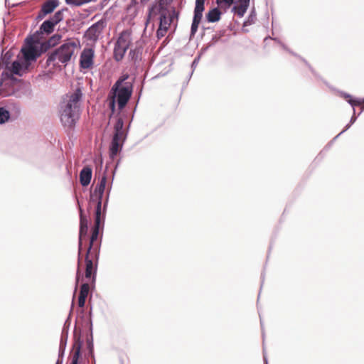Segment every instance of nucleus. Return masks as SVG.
<instances>
[{
	"label": "nucleus",
	"instance_id": "49",
	"mask_svg": "<svg viewBox=\"0 0 364 364\" xmlns=\"http://www.w3.org/2000/svg\"><path fill=\"white\" fill-rule=\"evenodd\" d=\"M137 4H138L137 0H130V2L129 3V4L127 6L136 8Z\"/></svg>",
	"mask_w": 364,
	"mask_h": 364
},
{
	"label": "nucleus",
	"instance_id": "52",
	"mask_svg": "<svg viewBox=\"0 0 364 364\" xmlns=\"http://www.w3.org/2000/svg\"><path fill=\"white\" fill-rule=\"evenodd\" d=\"M268 38H270V39H272V40L274 41L275 42H277V43H279V44L282 43V41H281V40H280L279 38H272V37H270V36L266 37V38H264V41H266V40H267V39H268Z\"/></svg>",
	"mask_w": 364,
	"mask_h": 364
},
{
	"label": "nucleus",
	"instance_id": "44",
	"mask_svg": "<svg viewBox=\"0 0 364 364\" xmlns=\"http://www.w3.org/2000/svg\"><path fill=\"white\" fill-rule=\"evenodd\" d=\"M126 11L129 16L134 18L137 15V9L134 7L127 6Z\"/></svg>",
	"mask_w": 364,
	"mask_h": 364
},
{
	"label": "nucleus",
	"instance_id": "24",
	"mask_svg": "<svg viewBox=\"0 0 364 364\" xmlns=\"http://www.w3.org/2000/svg\"><path fill=\"white\" fill-rule=\"evenodd\" d=\"M142 49L141 48L136 47L131 49L129 52V58L136 65L139 63L141 59Z\"/></svg>",
	"mask_w": 364,
	"mask_h": 364
},
{
	"label": "nucleus",
	"instance_id": "35",
	"mask_svg": "<svg viewBox=\"0 0 364 364\" xmlns=\"http://www.w3.org/2000/svg\"><path fill=\"white\" fill-rule=\"evenodd\" d=\"M62 38V34L60 33H55L52 36H50L47 41L50 44L52 47H55L57 46Z\"/></svg>",
	"mask_w": 364,
	"mask_h": 364
},
{
	"label": "nucleus",
	"instance_id": "54",
	"mask_svg": "<svg viewBox=\"0 0 364 364\" xmlns=\"http://www.w3.org/2000/svg\"><path fill=\"white\" fill-rule=\"evenodd\" d=\"M173 0H164V6L167 7L168 5L171 4Z\"/></svg>",
	"mask_w": 364,
	"mask_h": 364
},
{
	"label": "nucleus",
	"instance_id": "7",
	"mask_svg": "<svg viewBox=\"0 0 364 364\" xmlns=\"http://www.w3.org/2000/svg\"><path fill=\"white\" fill-rule=\"evenodd\" d=\"M77 204L79 207L80 212V230H79V240H78V262H77V268L76 272L75 277V289H77L78 284L80 280L83 278V275L81 272V269L80 267V255L82 250V240L85 239L87 237L88 232V219L87 216L84 214L83 209L80 205L79 201L77 200Z\"/></svg>",
	"mask_w": 364,
	"mask_h": 364
},
{
	"label": "nucleus",
	"instance_id": "28",
	"mask_svg": "<svg viewBox=\"0 0 364 364\" xmlns=\"http://www.w3.org/2000/svg\"><path fill=\"white\" fill-rule=\"evenodd\" d=\"M12 55L13 53L10 50H8L4 53V50H2L0 57V64L1 65L2 68L5 66L6 68H8L10 63V59L11 58Z\"/></svg>",
	"mask_w": 364,
	"mask_h": 364
},
{
	"label": "nucleus",
	"instance_id": "3",
	"mask_svg": "<svg viewBox=\"0 0 364 364\" xmlns=\"http://www.w3.org/2000/svg\"><path fill=\"white\" fill-rule=\"evenodd\" d=\"M67 10V8L58 10L53 16L45 20L39 26L38 30L30 36L31 41L33 43H39L43 36H49L53 33L56 25L63 20V12Z\"/></svg>",
	"mask_w": 364,
	"mask_h": 364
},
{
	"label": "nucleus",
	"instance_id": "22",
	"mask_svg": "<svg viewBox=\"0 0 364 364\" xmlns=\"http://www.w3.org/2000/svg\"><path fill=\"white\" fill-rule=\"evenodd\" d=\"M123 145L124 142L112 139L109 150V155L111 159H114L116 157L117 154L122 149Z\"/></svg>",
	"mask_w": 364,
	"mask_h": 364
},
{
	"label": "nucleus",
	"instance_id": "5",
	"mask_svg": "<svg viewBox=\"0 0 364 364\" xmlns=\"http://www.w3.org/2000/svg\"><path fill=\"white\" fill-rule=\"evenodd\" d=\"M76 43L74 41H68L63 43L57 49L50 52L48 54V58L46 62V67H48L56 59L65 65L70 61L74 55L76 48Z\"/></svg>",
	"mask_w": 364,
	"mask_h": 364
},
{
	"label": "nucleus",
	"instance_id": "12",
	"mask_svg": "<svg viewBox=\"0 0 364 364\" xmlns=\"http://www.w3.org/2000/svg\"><path fill=\"white\" fill-rule=\"evenodd\" d=\"M25 42L28 43V45L23 47L21 50L23 58L31 63V62L36 61L40 56L38 53L37 46L33 44V42L31 41L30 36H28L25 39Z\"/></svg>",
	"mask_w": 364,
	"mask_h": 364
},
{
	"label": "nucleus",
	"instance_id": "63",
	"mask_svg": "<svg viewBox=\"0 0 364 364\" xmlns=\"http://www.w3.org/2000/svg\"><path fill=\"white\" fill-rule=\"evenodd\" d=\"M260 317V324H261V326H262V328H263V322L262 321V318H261V316H259Z\"/></svg>",
	"mask_w": 364,
	"mask_h": 364
},
{
	"label": "nucleus",
	"instance_id": "31",
	"mask_svg": "<svg viewBox=\"0 0 364 364\" xmlns=\"http://www.w3.org/2000/svg\"><path fill=\"white\" fill-rule=\"evenodd\" d=\"M288 52L291 54L292 55L295 56V57H297L299 58V59H301L308 67L310 69L311 72L313 73V75L319 78V79H321L320 75L314 70V69L310 65V64L304 58H302L301 56H300L299 55H298L297 53H294L293 50H288Z\"/></svg>",
	"mask_w": 364,
	"mask_h": 364
},
{
	"label": "nucleus",
	"instance_id": "34",
	"mask_svg": "<svg viewBox=\"0 0 364 364\" xmlns=\"http://www.w3.org/2000/svg\"><path fill=\"white\" fill-rule=\"evenodd\" d=\"M65 3L68 5L75 6H80L83 4L96 1L97 0H65Z\"/></svg>",
	"mask_w": 364,
	"mask_h": 364
},
{
	"label": "nucleus",
	"instance_id": "43",
	"mask_svg": "<svg viewBox=\"0 0 364 364\" xmlns=\"http://www.w3.org/2000/svg\"><path fill=\"white\" fill-rule=\"evenodd\" d=\"M86 299L78 296V306L82 309L80 314H82V318L84 317L85 310L83 309L85 305Z\"/></svg>",
	"mask_w": 364,
	"mask_h": 364
},
{
	"label": "nucleus",
	"instance_id": "40",
	"mask_svg": "<svg viewBox=\"0 0 364 364\" xmlns=\"http://www.w3.org/2000/svg\"><path fill=\"white\" fill-rule=\"evenodd\" d=\"M66 346H67V344H65V343L63 344V343H60L59 349H58V355L57 360H63Z\"/></svg>",
	"mask_w": 364,
	"mask_h": 364
},
{
	"label": "nucleus",
	"instance_id": "41",
	"mask_svg": "<svg viewBox=\"0 0 364 364\" xmlns=\"http://www.w3.org/2000/svg\"><path fill=\"white\" fill-rule=\"evenodd\" d=\"M168 28L165 27H161L159 26L158 29L156 30V36L158 39H161L163 38L166 33Z\"/></svg>",
	"mask_w": 364,
	"mask_h": 364
},
{
	"label": "nucleus",
	"instance_id": "27",
	"mask_svg": "<svg viewBox=\"0 0 364 364\" xmlns=\"http://www.w3.org/2000/svg\"><path fill=\"white\" fill-rule=\"evenodd\" d=\"M90 333L86 338V350L94 351L93 324L90 323Z\"/></svg>",
	"mask_w": 364,
	"mask_h": 364
},
{
	"label": "nucleus",
	"instance_id": "21",
	"mask_svg": "<svg viewBox=\"0 0 364 364\" xmlns=\"http://www.w3.org/2000/svg\"><path fill=\"white\" fill-rule=\"evenodd\" d=\"M92 169L89 166H84L80 171V183L83 187L87 186L91 181Z\"/></svg>",
	"mask_w": 364,
	"mask_h": 364
},
{
	"label": "nucleus",
	"instance_id": "25",
	"mask_svg": "<svg viewBox=\"0 0 364 364\" xmlns=\"http://www.w3.org/2000/svg\"><path fill=\"white\" fill-rule=\"evenodd\" d=\"M128 48H127L126 47L117 46V45L114 44L113 51L114 59L117 62H119L120 60H122Z\"/></svg>",
	"mask_w": 364,
	"mask_h": 364
},
{
	"label": "nucleus",
	"instance_id": "30",
	"mask_svg": "<svg viewBox=\"0 0 364 364\" xmlns=\"http://www.w3.org/2000/svg\"><path fill=\"white\" fill-rule=\"evenodd\" d=\"M11 118V113L9 110H8L4 107H0V125L4 124Z\"/></svg>",
	"mask_w": 364,
	"mask_h": 364
},
{
	"label": "nucleus",
	"instance_id": "8",
	"mask_svg": "<svg viewBox=\"0 0 364 364\" xmlns=\"http://www.w3.org/2000/svg\"><path fill=\"white\" fill-rule=\"evenodd\" d=\"M206 0H196L193 10V16L191 26L190 38L191 39L198 31L200 23L202 21L203 14L205 11V2Z\"/></svg>",
	"mask_w": 364,
	"mask_h": 364
},
{
	"label": "nucleus",
	"instance_id": "16",
	"mask_svg": "<svg viewBox=\"0 0 364 364\" xmlns=\"http://www.w3.org/2000/svg\"><path fill=\"white\" fill-rule=\"evenodd\" d=\"M95 51L92 48H84L80 56V66L83 69H89L94 63Z\"/></svg>",
	"mask_w": 364,
	"mask_h": 364
},
{
	"label": "nucleus",
	"instance_id": "10",
	"mask_svg": "<svg viewBox=\"0 0 364 364\" xmlns=\"http://www.w3.org/2000/svg\"><path fill=\"white\" fill-rule=\"evenodd\" d=\"M82 345L83 340L81 338V330L77 331L75 325L74 328V343L73 345L70 364H85V362H80V359H82Z\"/></svg>",
	"mask_w": 364,
	"mask_h": 364
},
{
	"label": "nucleus",
	"instance_id": "50",
	"mask_svg": "<svg viewBox=\"0 0 364 364\" xmlns=\"http://www.w3.org/2000/svg\"><path fill=\"white\" fill-rule=\"evenodd\" d=\"M343 133H341V132L338 134L336 135L329 143L327 145V148L330 147L331 146V144L336 141V140Z\"/></svg>",
	"mask_w": 364,
	"mask_h": 364
},
{
	"label": "nucleus",
	"instance_id": "62",
	"mask_svg": "<svg viewBox=\"0 0 364 364\" xmlns=\"http://www.w3.org/2000/svg\"><path fill=\"white\" fill-rule=\"evenodd\" d=\"M264 364H268L267 358L266 356H264Z\"/></svg>",
	"mask_w": 364,
	"mask_h": 364
},
{
	"label": "nucleus",
	"instance_id": "37",
	"mask_svg": "<svg viewBox=\"0 0 364 364\" xmlns=\"http://www.w3.org/2000/svg\"><path fill=\"white\" fill-rule=\"evenodd\" d=\"M89 293V284L82 283L80 286L79 297L87 299Z\"/></svg>",
	"mask_w": 364,
	"mask_h": 364
},
{
	"label": "nucleus",
	"instance_id": "64",
	"mask_svg": "<svg viewBox=\"0 0 364 364\" xmlns=\"http://www.w3.org/2000/svg\"><path fill=\"white\" fill-rule=\"evenodd\" d=\"M242 31H243L244 32H248V30H247V29H245V28H243V29H242Z\"/></svg>",
	"mask_w": 364,
	"mask_h": 364
},
{
	"label": "nucleus",
	"instance_id": "29",
	"mask_svg": "<svg viewBox=\"0 0 364 364\" xmlns=\"http://www.w3.org/2000/svg\"><path fill=\"white\" fill-rule=\"evenodd\" d=\"M257 20V14L255 7H253L247 18L243 22V27L249 26L254 24Z\"/></svg>",
	"mask_w": 364,
	"mask_h": 364
},
{
	"label": "nucleus",
	"instance_id": "9",
	"mask_svg": "<svg viewBox=\"0 0 364 364\" xmlns=\"http://www.w3.org/2000/svg\"><path fill=\"white\" fill-rule=\"evenodd\" d=\"M19 82L18 87L13 88L11 92H6L3 88H0V96H14L16 98H22L23 97L31 96L32 94V89L29 82H25L20 80L17 81Z\"/></svg>",
	"mask_w": 364,
	"mask_h": 364
},
{
	"label": "nucleus",
	"instance_id": "2",
	"mask_svg": "<svg viewBox=\"0 0 364 364\" xmlns=\"http://www.w3.org/2000/svg\"><path fill=\"white\" fill-rule=\"evenodd\" d=\"M82 92L77 87L70 94L65 105H60V122L65 127L73 128L80 118V104Z\"/></svg>",
	"mask_w": 364,
	"mask_h": 364
},
{
	"label": "nucleus",
	"instance_id": "13",
	"mask_svg": "<svg viewBox=\"0 0 364 364\" xmlns=\"http://www.w3.org/2000/svg\"><path fill=\"white\" fill-rule=\"evenodd\" d=\"M106 23L103 19L92 24L85 32L84 37L89 41H97Z\"/></svg>",
	"mask_w": 364,
	"mask_h": 364
},
{
	"label": "nucleus",
	"instance_id": "6",
	"mask_svg": "<svg viewBox=\"0 0 364 364\" xmlns=\"http://www.w3.org/2000/svg\"><path fill=\"white\" fill-rule=\"evenodd\" d=\"M132 82L127 83L125 84V86L113 85L108 95V97L114 98L117 101V107L119 109L118 114H120L124 108L127 106L128 102L132 97Z\"/></svg>",
	"mask_w": 364,
	"mask_h": 364
},
{
	"label": "nucleus",
	"instance_id": "42",
	"mask_svg": "<svg viewBox=\"0 0 364 364\" xmlns=\"http://www.w3.org/2000/svg\"><path fill=\"white\" fill-rule=\"evenodd\" d=\"M108 107L112 112V114H113L116 111V105L117 104V101L115 100L114 98H109L108 97Z\"/></svg>",
	"mask_w": 364,
	"mask_h": 364
},
{
	"label": "nucleus",
	"instance_id": "15",
	"mask_svg": "<svg viewBox=\"0 0 364 364\" xmlns=\"http://www.w3.org/2000/svg\"><path fill=\"white\" fill-rule=\"evenodd\" d=\"M58 6V0L46 1L41 5V9L36 17V20L37 21L43 20L47 15L52 14Z\"/></svg>",
	"mask_w": 364,
	"mask_h": 364
},
{
	"label": "nucleus",
	"instance_id": "20",
	"mask_svg": "<svg viewBox=\"0 0 364 364\" xmlns=\"http://www.w3.org/2000/svg\"><path fill=\"white\" fill-rule=\"evenodd\" d=\"M223 15V12L220 11V6H216L210 9L205 16V22L208 23H216L218 22L221 16Z\"/></svg>",
	"mask_w": 364,
	"mask_h": 364
},
{
	"label": "nucleus",
	"instance_id": "46",
	"mask_svg": "<svg viewBox=\"0 0 364 364\" xmlns=\"http://www.w3.org/2000/svg\"><path fill=\"white\" fill-rule=\"evenodd\" d=\"M90 323L92 324V305H90V311L88 312V319L86 323V324L89 326V330H90Z\"/></svg>",
	"mask_w": 364,
	"mask_h": 364
},
{
	"label": "nucleus",
	"instance_id": "56",
	"mask_svg": "<svg viewBox=\"0 0 364 364\" xmlns=\"http://www.w3.org/2000/svg\"><path fill=\"white\" fill-rule=\"evenodd\" d=\"M264 281V274L262 273V275H261V287L263 285Z\"/></svg>",
	"mask_w": 364,
	"mask_h": 364
},
{
	"label": "nucleus",
	"instance_id": "18",
	"mask_svg": "<svg viewBox=\"0 0 364 364\" xmlns=\"http://www.w3.org/2000/svg\"><path fill=\"white\" fill-rule=\"evenodd\" d=\"M250 0H236L231 8V12L239 18L244 16L250 6Z\"/></svg>",
	"mask_w": 364,
	"mask_h": 364
},
{
	"label": "nucleus",
	"instance_id": "26",
	"mask_svg": "<svg viewBox=\"0 0 364 364\" xmlns=\"http://www.w3.org/2000/svg\"><path fill=\"white\" fill-rule=\"evenodd\" d=\"M33 44L37 46V50L39 55L46 53L50 48H53L47 40L44 41H41V40H40L39 43H33Z\"/></svg>",
	"mask_w": 364,
	"mask_h": 364
},
{
	"label": "nucleus",
	"instance_id": "33",
	"mask_svg": "<svg viewBox=\"0 0 364 364\" xmlns=\"http://www.w3.org/2000/svg\"><path fill=\"white\" fill-rule=\"evenodd\" d=\"M225 34V30H220L218 31L215 35L213 36L210 42V46H214L218 41H220Z\"/></svg>",
	"mask_w": 364,
	"mask_h": 364
},
{
	"label": "nucleus",
	"instance_id": "47",
	"mask_svg": "<svg viewBox=\"0 0 364 364\" xmlns=\"http://www.w3.org/2000/svg\"><path fill=\"white\" fill-rule=\"evenodd\" d=\"M353 115L352 117H350V122L349 123L353 124L355 122V121L357 120V116L355 115V107H353Z\"/></svg>",
	"mask_w": 364,
	"mask_h": 364
},
{
	"label": "nucleus",
	"instance_id": "59",
	"mask_svg": "<svg viewBox=\"0 0 364 364\" xmlns=\"http://www.w3.org/2000/svg\"><path fill=\"white\" fill-rule=\"evenodd\" d=\"M323 81L329 88H331L333 90H336V89L332 87L331 86H330L326 81H325V80H323Z\"/></svg>",
	"mask_w": 364,
	"mask_h": 364
},
{
	"label": "nucleus",
	"instance_id": "14",
	"mask_svg": "<svg viewBox=\"0 0 364 364\" xmlns=\"http://www.w3.org/2000/svg\"><path fill=\"white\" fill-rule=\"evenodd\" d=\"M129 127L130 124H129L127 130H124V119L122 117H118L114 126V134L112 139L124 143L128 135Z\"/></svg>",
	"mask_w": 364,
	"mask_h": 364
},
{
	"label": "nucleus",
	"instance_id": "48",
	"mask_svg": "<svg viewBox=\"0 0 364 364\" xmlns=\"http://www.w3.org/2000/svg\"><path fill=\"white\" fill-rule=\"evenodd\" d=\"M211 46H210V43H209L206 46H204V47H203V48L200 49V52H199L198 55H200V56H201V55H203V54H204V53H205L208 50V48H210Z\"/></svg>",
	"mask_w": 364,
	"mask_h": 364
},
{
	"label": "nucleus",
	"instance_id": "19",
	"mask_svg": "<svg viewBox=\"0 0 364 364\" xmlns=\"http://www.w3.org/2000/svg\"><path fill=\"white\" fill-rule=\"evenodd\" d=\"M31 63L27 61L23 58V60H14L11 65V70L13 73L22 76L23 73H26L28 70L29 67L31 65Z\"/></svg>",
	"mask_w": 364,
	"mask_h": 364
},
{
	"label": "nucleus",
	"instance_id": "55",
	"mask_svg": "<svg viewBox=\"0 0 364 364\" xmlns=\"http://www.w3.org/2000/svg\"><path fill=\"white\" fill-rule=\"evenodd\" d=\"M282 48L285 50H287L288 52V50H289V48L284 43L282 42V43L279 44Z\"/></svg>",
	"mask_w": 364,
	"mask_h": 364
},
{
	"label": "nucleus",
	"instance_id": "45",
	"mask_svg": "<svg viewBox=\"0 0 364 364\" xmlns=\"http://www.w3.org/2000/svg\"><path fill=\"white\" fill-rule=\"evenodd\" d=\"M94 357H95L94 351H88V350L85 351L84 358H85V360H86L88 363H90V360L91 358L94 359Z\"/></svg>",
	"mask_w": 364,
	"mask_h": 364
},
{
	"label": "nucleus",
	"instance_id": "17",
	"mask_svg": "<svg viewBox=\"0 0 364 364\" xmlns=\"http://www.w3.org/2000/svg\"><path fill=\"white\" fill-rule=\"evenodd\" d=\"M76 291H77V289L76 290L75 289L69 315L64 322V324H63V326L62 328V331H61L60 343H63V344H65V343L67 344V343H68V333H69L70 326L71 324V315H72V313L73 311L74 301H75Z\"/></svg>",
	"mask_w": 364,
	"mask_h": 364
},
{
	"label": "nucleus",
	"instance_id": "36",
	"mask_svg": "<svg viewBox=\"0 0 364 364\" xmlns=\"http://www.w3.org/2000/svg\"><path fill=\"white\" fill-rule=\"evenodd\" d=\"M129 75L128 74H123L117 80L116 82H114V85H120V86H125V84L127 83H129V82H132L133 83V81L130 82V81H127L128 78H129Z\"/></svg>",
	"mask_w": 364,
	"mask_h": 364
},
{
	"label": "nucleus",
	"instance_id": "1",
	"mask_svg": "<svg viewBox=\"0 0 364 364\" xmlns=\"http://www.w3.org/2000/svg\"><path fill=\"white\" fill-rule=\"evenodd\" d=\"M107 183V175L105 172L96 185L94 191H90V202L96 203L95 210V223L91 228V236L90 237L89 245L86 250L87 253L92 252V257L99 260L101 242L99 244H95L100 234V230L104 228L105 215L102 217V198L105 191Z\"/></svg>",
	"mask_w": 364,
	"mask_h": 364
},
{
	"label": "nucleus",
	"instance_id": "38",
	"mask_svg": "<svg viewBox=\"0 0 364 364\" xmlns=\"http://www.w3.org/2000/svg\"><path fill=\"white\" fill-rule=\"evenodd\" d=\"M200 59V55H198L193 60V61L191 63V68H192V70L191 72L189 73L188 77H187V82H186V84H184V87L188 84V81L190 80V79L192 77V75L194 72V70L196 69L199 60Z\"/></svg>",
	"mask_w": 364,
	"mask_h": 364
},
{
	"label": "nucleus",
	"instance_id": "23",
	"mask_svg": "<svg viewBox=\"0 0 364 364\" xmlns=\"http://www.w3.org/2000/svg\"><path fill=\"white\" fill-rule=\"evenodd\" d=\"M130 36V33L127 30H124L122 31L117 38V40L114 44L117 45V46H124L127 48L129 47V38Z\"/></svg>",
	"mask_w": 364,
	"mask_h": 364
},
{
	"label": "nucleus",
	"instance_id": "11",
	"mask_svg": "<svg viewBox=\"0 0 364 364\" xmlns=\"http://www.w3.org/2000/svg\"><path fill=\"white\" fill-rule=\"evenodd\" d=\"M92 252L85 254V277L95 284L96 280V272L97 269V263L95 257H92Z\"/></svg>",
	"mask_w": 364,
	"mask_h": 364
},
{
	"label": "nucleus",
	"instance_id": "4",
	"mask_svg": "<svg viewBox=\"0 0 364 364\" xmlns=\"http://www.w3.org/2000/svg\"><path fill=\"white\" fill-rule=\"evenodd\" d=\"M159 15V26L168 28L173 18H178V14L175 8H172V15H170L169 9L164 6V0H155L149 6L147 16L149 18Z\"/></svg>",
	"mask_w": 364,
	"mask_h": 364
},
{
	"label": "nucleus",
	"instance_id": "61",
	"mask_svg": "<svg viewBox=\"0 0 364 364\" xmlns=\"http://www.w3.org/2000/svg\"><path fill=\"white\" fill-rule=\"evenodd\" d=\"M63 360H57L55 362V364H63Z\"/></svg>",
	"mask_w": 364,
	"mask_h": 364
},
{
	"label": "nucleus",
	"instance_id": "57",
	"mask_svg": "<svg viewBox=\"0 0 364 364\" xmlns=\"http://www.w3.org/2000/svg\"><path fill=\"white\" fill-rule=\"evenodd\" d=\"M21 4H22V2L18 3V5H21ZM17 5H18V4H12V5L11 6V7H14V6H17ZM6 6H9V7H10V4L7 2V4L6 5Z\"/></svg>",
	"mask_w": 364,
	"mask_h": 364
},
{
	"label": "nucleus",
	"instance_id": "60",
	"mask_svg": "<svg viewBox=\"0 0 364 364\" xmlns=\"http://www.w3.org/2000/svg\"><path fill=\"white\" fill-rule=\"evenodd\" d=\"M90 363H91V364H96L95 357H94V359L93 358L90 359Z\"/></svg>",
	"mask_w": 364,
	"mask_h": 364
},
{
	"label": "nucleus",
	"instance_id": "51",
	"mask_svg": "<svg viewBox=\"0 0 364 364\" xmlns=\"http://www.w3.org/2000/svg\"><path fill=\"white\" fill-rule=\"evenodd\" d=\"M343 133H341V132L338 134L336 135L329 143L327 145V148L330 147L331 146V144L336 141V140Z\"/></svg>",
	"mask_w": 364,
	"mask_h": 364
},
{
	"label": "nucleus",
	"instance_id": "58",
	"mask_svg": "<svg viewBox=\"0 0 364 364\" xmlns=\"http://www.w3.org/2000/svg\"><path fill=\"white\" fill-rule=\"evenodd\" d=\"M21 4H22V2L18 3V5H21ZM17 5H18V4H12V5L11 6V7H14V6H17ZM6 6H9V7H10V4L7 2V4L6 5Z\"/></svg>",
	"mask_w": 364,
	"mask_h": 364
},
{
	"label": "nucleus",
	"instance_id": "32",
	"mask_svg": "<svg viewBox=\"0 0 364 364\" xmlns=\"http://www.w3.org/2000/svg\"><path fill=\"white\" fill-rule=\"evenodd\" d=\"M236 0H216V4L220 7V9H224L225 11L226 9H229Z\"/></svg>",
	"mask_w": 364,
	"mask_h": 364
},
{
	"label": "nucleus",
	"instance_id": "53",
	"mask_svg": "<svg viewBox=\"0 0 364 364\" xmlns=\"http://www.w3.org/2000/svg\"><path fill=\"white\" fill-rule=\"evenodd\" d=\"M352 124L348 123L346 125L345 128L341 131V133H344L346 131H347Z\"/></svg>",
	"mask_w": 364,
	"mask_h": 364
},
{
	"label": "nucleus",
	"instance_id": "39",
	"mask_svg": "<svg viewBox=\"0 0 364 364\" xmlns=\"http://www.w3.org/2000/svg\"><path fill=\"white\" fill-rule=\"evenodd\" d=\"M110 191H111V188L107 190L104 203H103V204L102 203V217L103 215L105 216V212H106L107 206H108Z\"/></svg>",
	"mask_w": 364,
	"mask_h": 364
}]
</instances>
